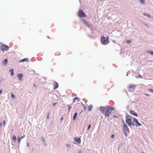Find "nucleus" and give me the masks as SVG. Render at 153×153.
<instances>
[{"label": "nucleus", "mask_w": 153, "mask_h": 153, "mask_svg": "<svg viewBox=\"0 0 153 153\" xmlns=\"http://www.w3.org/2000/svg\"><path fill=\"white\" fill-rule=\"evenodd\" d=\"M11 97L13 99H15V95L13 93H11Z\"/></svg>", "instance_id": "obj_24"}, {"label": "nucleus", "mask_w": 153, "mask_h": 153, "mask_svg": "<svg viewBox=\"0 0 153 153\" xmlns=\"http://www.w3.org/2000/svg\"><path fill=\"white\" fill-rule=\"evenodd\" d=\"M49 112H48V114H47V119H48L49 118Z\"/></svg>", "instance_id": "obj_29"}, {"label": "nucleus", "mask_w": 153, "mask_h": 153, "mask_svg": "<svg viewBox=\"0 0 153 153\" xmlns=\"http://www.w3.org/2000/svg\"><path fill=\"white\" fill-rule=\"evenodd\" d=\"M136 85H130L128 87V88L129 91H132L134 90Z\"/></svg>", "instance_id": "obj_7"}, {"label": "nucleus", "mask_w": 153, "mask_h": 153, "mask_svg": "<svg viewBox=\"0 0 153 153\" xmlns=\"http://www.w3.org/2000/svg\"><path fill=\"white\" fill-rule=\"evenodd\" d=\"M74 140L79 144H80L81 142L80 138L79 137H75L74 139Z\"/></svg>", "instance_id": "obj_10"}, {"label": "nucleus", "mask_w": 153, "mask_h": 153, "mask_svg": "<svg viewBox=\"0 0 153 153\" xmlns=\"http://www.w3.org/2000/svg\"><path fill=\"white\" fill-rule=\"evenodd\" d=\"M131 119V116L129 115H127L126 117V122L129 126H131L132 124Z\"/></svg>", "instance_id": "obj_1"}, {"label": "nucleus", "mask_w": 153, "mask_h": 153, "mask_svg": "<svg viewBox=\"0 0 153 153\" xmlns=\"http://www.w3.org/2000/svg\"><path fill=\"white\" fill-rule=\"evenodd\" d=\"M78 15L80 17H86L87 16L83 11L82 10H79L78 13Z\"/></svg>", "instance_id": "obj_5"}, {"label": "nucleus", "mask_w": 153, "mask_h": 153, "mask_svg": "<svg viewBox=\"0 0 153 153\" xmlns=\"http://www.w3.org/2000/svg\"><path fill=\"white\" fill-rule=\"evenodd\" d=\"M113 117L114 118H117V117L116 116H114Z\"/></svg>", "instance_id": "obj_41"}, {"label": "nucleus", "mask_w": 153, "mask_h": 153, "mask_svg": "<svg viewBox=\"0 0 153 153\" xmlns=\"http://www.w3.org/2000/svg\"><path fill=\"white\" fill-rule=\"evenodd\" d=\"M76 100L78 102L80 100V99L78 97H75L73 99V102H75L76 101Z\"/></svg>", "instance_id": "obj_13"}, {"label": "nucleus", "mask_w": 153, "mask_h": 153, "mask_svg": "<svg viewBox=\"0 0 153 153\" xmlns=\"http://www.w3.org/2000/svg\"><path fill=\"white\" fill-rule=\"evenodd\" d=\"M78 153H81V150L79 151V152Z\"/></svg>", "instance_id": "obj_45"}, {"label": "nucleus", "mask_w": 153, "mask_h": 153, "mask_svg": "<svg viewBox=\"0 0 153 153\" xmlns=\"http://www.w3.org/2000/svg\"><path fill=\"white\" fill-rule=\"evenodd\" d=\"M114 134H112V135H111V138H114Z\"/></svg>", "instance_id": "obj_34"}, {"label": "nucleus", "mask_w": 153, "mask_h": 153, "mask_svg": "<svg viewBox=\"0 0 153 153\" xmlns=\"http://www.w3.org/2000/svg\"><path fill=\"white\" fill-rule=\"evenodd\" d=\"M8 62L7 59H5L3 61V63L5 66L7 64Z\"/></svg>", "instance_id": "obj_16"}, {"label": "nucleus", "mask_w": 153, "mask_h": 153, "mask_svg": "<svg viewBox=\"0 0 153 153\" xmlns=\"http://www.w3.org/2000/svg\"><path fill=\"white\" fill-rule=\"evenodd\" d=\"M100 109L102 113L104 114L107 110V107H100Z\"/></svg>", "instance_id": "obj_8"}, {"label": "nucleus", "mask_w": 153, "mask_h": 153, "mask_svg": "<svg viewBox=\"0 0 153 153\" xmlns=\"http://www.w3.org/2000/svg\"><path fill=\"white\" fill-rule=\"evenodd\" d=\"M143 15H144L145 16H147L148 18H150L151 17V15L149 13H144L143 14Z\"/></svg>", "instance_id": "obj_20"}, {"label": "nucleus", "mask_w": 153, "mask_h": 153, "mask_svg": "<svg viewBox=\"0 0 153 153\" xmlns=\"http://www.w3.org/2000/svg\"><path fill=\"white\" fill-rule=\"evenodd\" d=\"M9 49V47L7 45H3L1 47L0 49L2 51H7Z\"/></svg>", "instance_id": "obj_6"}, {"label": "nucleus", "mask_w": 153, "mask_h": 153, "mask_svg": "<svg viewBox=\"0 0 153 153\" xmlns=\"http://www.w3.org/2000/svg\"><path fill=\"white\" fill-rule=\"evenodd\" d=\"M106 107H107V110H109V111H110L113 110L114 109V108L112 107L108 106Z\"/></svg>", "instance_id": "obj_14"}, {"label": "nucleus", "mask_w": 153, "mask_h": 153, "mask_svg": "<svg viewBox=\"0 0 153 153\" xmlns=\"http://www.w3.org/2000/svg\"><path fill=\"white\" fill-rule=\"evenodd\" d=\"M101 41L102 44L104 45H107L109 42L108 37L105 38L104 36H102L101 38Z\"/></svg>", "instance_id": "obj_2"}, {"label": "nucleus", "mask_w": 153, "mask_h": 153, "mask_svg": "<svg viewBox=\"0 0 153 153\" xmlns=\"http://www.w3.org/2000/svg\"><path fill=\"white\" fill-rule=\"evenodd\" d=\"M42 140L45 142V138L44 137H41Z\"/></svg>", "instance_id": "obj_26"}, {"label": "nucleus", "mask_w": 153, "mask_h": 153, "mask_svg": "<svg viewBox=\"0 0 153 153\" xmlns=\"http://www.w3.org/2000/svg\"><path fill=\"white\" fill-rule=\"evenodd\" d=\"M140 3L144 4L145 2V0H140Z\"/></svg>", "instance_id": "obj_27"}, {"label": "nucleus", "mask_w": 153, "mask_h": 153, "mask_svg": "<svg viewBox=\"0 0 153 153\" xmlns=\"http://www.w3.org/2000/svg\"><path fill=\"white\" fill-rule=\"evenodd\" d=\"M3 125L4 126H5V120H4L3 121Z\"/></svg>", "instance_id": "obj_31"}, {"label": "nucleus", "mask_w": 153, "mask_h": 153, "mask_svg": "<svg viewBox=\"0 0 153 153\" xmlns=\"http://www.w3.org/2000/svg\"><path fill=\"white\" fill-rule=\"evenodd\" d=\"M2 93V90H0V94H1Z\"/></svg>", "instance_id": "obj_42"}, {"label": "nucleus", "mask_w": 153, "mask_h": 153, "mask_svg": "<svg viewBox=\"0 0 153 153\" xmlns=\"http://www.w3.org/2000/svg\"><path fill=\"white\" fill-rule=\"evenodd\" d=\"M84 108L85 110H86V108L85 106H84Z\"/></svg>", "instance_id": "obj_40"}, {"label": "nucleus", "mask_w": 153, "mask_h": 153, "mask_svg": "<svg viewBox=\"0 0 153 153\" xmlns=\"http://www.w3.org/2000/svg\"><path fill=\"white\" fill-rule=\"evenodd\" d=\"M111 113V111H109V110H107L104 114L105 116L108 117L109 116L110 114Z\"/></svg>", "instance_id": "obj_9"}, {"label": "nucleus", "mask_w": 153, "mask_h": 153, "mask_svg": "<svg viewBox=\"0 0 153 153\" xmlns=\"http://www.w3.org/2000/svg\"><path fill=\"white\" fill-rule=\"evenodd\" d=\"M71 108V106L68 105V111L69 112L70 111V109Z\"/></svg>", "instance_id": "obj_28"}, {"label": "nucleus", "mask_w": 153, "mask_h": 153, "mask_svg": "<svg viewBox=\"0 0 153 153\" xmlns=\"http://www.w3.org/2000/svg\"><path fill=\"white\" fill-rule=\"evenodd\" d=\"M22 139L21 138H20V137H18V141L19 143H20L21 141V140Z\"/></svg>", "instance_id": "obj_25"}, {"label": "nucleus", "mask_w": 153, "mask_h": 153, "mask_svg": "<svg viewBox=\"0 0 153 153\" xmlns=\"http://www.w3.org/2000/svg\"><path fill=\"white\" fill-rule=\"evenodd\" d=\"M144 153L143 152V153Z\"/></svg>", "instance_id": "obj_47"}, {"label": "nucleus", "mask_w": 153, "mask_h": 153, "mask_svg": "<svg viewBox=\"0 0 153 153\" xmlns=\"http://www.w3.org/2000/svg\"><path fill=\"white\" fill-rule=\"evenodd\" d=\"M0 126H2V123H0Z\"/></svg>", "instance_id": "obj_46"}, {"label": "nucleus", "mask_w": 153, "mask_h": 153, "mask_svg": "<svg viewBox=\"0 0 153 153\" xmlns=\"http://www.w3.org/2000/svg\"><path fill=\"white\" fill-rule=\"evenodd\" d=\"M25 136H23L21 138V139H22L23 138H24L25 137Z\"/></svg>", "instance_id": "obj_38"}, {"label": "nucleus", "mask_w": 153, "mask_h": 153, "mask_svg": "<svg viewBox=\"0 0 153 153\" xmlns=\"http://www.w3.org/2000/svg\"><path fill=\"white\" fill-rule=\"evenodd\" d=\"M17 76L19 77V79H21L23 77V75L22 74H18Z\"/></svg>", "instance_id": "obj_18"}, {"label": "nucleus", "mask_w": 153, "mask_h": 153, "mask_svg": "<svg viewBox=\"0 0 153 153\" xmlns=\"http://www.w3.org/2000/svg\"><path fill=\"white\" fill-rule=\"evenodd\" d=\"M12 138L14 142H16V136L15 135H13V136Z\"/></svg>", "instance_id": "obj_21"}, {"label": "nucleus", "mask_w": 153, "mask_h": 153, "mask_svg": "<svg viewBox=\"0 0 153 153\" xmlns=\"http://www.w3.org/2000/svg\"><path fill=\"white\" fill-rule=\"evenodd\" d=\"M131 42V41L130 40H127L126 41V42L128 44L130 43Z\"/></svg>", "instance_id": "obj_30"}, {"label": "nucleus", "mask_w": 153, "mask_h": 153, "mask_svg": "<svg viewBox=\"0 0 153 153\" xmlns=\"http://www.w3.org/2000/svg\"><path fill=\"white\" fill-rule=\"evenodd\" d=\"M33 85H34V86L35 87H36V84H33Z\"/></svg>", "instance_id": "obj_37"}, {"label": "nucleus", "mask_w": 153, "mask_h": 153, "mask_svg": "<svg viewBox=\"0 0 153 153\" xmlns=\"http://www.w3.org/2000/svg\"><path fill=\"white\" fill-rule=\"evenodd\" d=\"M77 113H75L74 116V117H73V120H75L76 118V117H77Z\"/></svg>", "instance_id": "obj_22"}, {"label": "nucleus", "mask_w": 153, "mask_h": 153, "mask_svg": "<svg viewBox=\"0 0 153 153\" xmlns=\"http://www.w3.org/2000/svg\"><path fill=\"white\" fill-rule=\"evenodd\" d=\"M63 120V117H62L61 118V120Z\"/></svg>", "instance_id": "obj_43"}, {"label": "nucleus", "mask_w": 153, "mask_h": 153, "mask_svg": "<svg viewBox=\"0 0 153 153\" xmlns=\"http://www.w3.org/2000/svg\"><path fill=\"white\" fill-rule=\"evenodd\" d=\"M130 114L133 115H134V116L137 117V114L134 111H130Z\"/></svg>", "instance_id": "obj_12"}, {"label": "nucleus", "mask_w": 153, "mask_h": 153, "mask_svg": "<svg viewBox=\"0 0 153 153\" xmlns=\"http://www.w3.org/2000/svg\"><path fill=\"white\" fill-rule=\"evenodd\" d=\"M122 123L123 131H124L125 134L126 136L127 135L126 132L128 131V127L124 120L122 121Z\"/></svg>", "instance_id": "obj_3"}, {"label": "nucleus", "mask_w": 153, "mask_h": 153, "mask_svg": "<svg viewBox=\"0 0 153 153\" xmlns=\"http://www.w3.org/2000/svg\"><path fill=\"white\" fill-rule=\"evenodd\" d=\"M91 127V125L90 124H89L88 126V130L89 129V128H90Z\"/></svg>", "instance_id": "obj_33"}, {"label": "nucleus", "mask_w": 153, "mask_h": 153, "mask_svg": "<svg viewBox=\"0 0 153 153\" xmlns=\"http://www.w3.org/2000/svg\"><path fill=\"white\" fill-rule=\"evenodd\" d=\"M9 72L10 73L11 76H13L14 75V70L13 69L10 70Z\"/></svg>", "instance_id": "obj_17"}, {"label": "nucleus", "mask_w": 153, "mask_h": 153, "mask_svg": "<svg viewBox=\"0 0 153 153\" xmlns=\"http://www.w3.org/2000/svg\"><path fill=\"white\" fill-rule=\"evenodd\" d=\"M150 53L152 55H153V52L150 51Z\"/></svg>", "instance_id": "obj_36"}, {"label": "nucleus", "mask_w": 153, "mask_h": 153, "mask_svg": "<svg viewBox=\"0 0 153 153\" xmlns=\"http://www.w3.org/2000/svg\"><path fill=\"white\" fill-rule=\"evenodd\" d=\"M149 91L151 92H153V90L151 89H149Z\"/></svg>", "instance_id": "obj_32"}, {"label": "nucleus", "mask_w": 153, "mask_h": 153, "mask_svg": "<svg viewBox=\"0 0 153 153\" xmlns=\"http://www.w3.org/2000/svg\"><path fill=\"white\" fill-rule=\"evenodd\" d=\"M132 119L133 120L132 124L133 126H141L142 125L139 123L137 119L134 117H133Z\"/></svg>", "instance_id": "obj_4"}, {"label": "nucleus", "mask_w": 153, "mask_h": 153, "mask_svg": "<svg viewBox=\"0 0 153 153\" xmlns=\"http://www.w3.org/2000/svg\"><path fill=\"white\" fill-rule=\"evenodd\" d=\"M53 85L54 86V89L57 88L58 87V84L57 82H54L53 84Z\"/></svg>", "instance_id": "obj_15"}, {"label": "nucleus", "mask_w": 153, "mask_h": 153, "mask_svg": "<svg viewBox=\"0 0 153 153\" xmlns=\"http://www.w3.org/2000/svg\"><path fill=\"white\" fill-rule=\"evenodd\" d=\"M92 105H90L88 106V110L89 111H90L91 110L92 108Z\"/></svg>", "instance_id": "obj_23"}, {"label": "nucleus", "mask_w": 153, "mask_h": 153, "mask_svg": "<svg viewBox=\"0 0 153 153\" xmlns=\"http://www.w3.org/2000/svg\"><path fill=\"white\" fill-rule=\"evenodd\" d=\"M145 95L147 96H149V95L148 94H145Z\"/></svg>", "instance_id": "obj_44"}, {"label": "nucleus", "mask_w": 153, "mask_h": 153, "mask_svg": "<svg viewBox=\"0 0 153 153\" xmlns=\"http://www.w3.org/2000/svg\"><path fill=\"white\" fill-rule=\"evenodd\" d=\"M27 147H29L30 146L29 143H27Z\"/></svg>", "instance_id": "obj_35"}, {"label": "nucleus", "mask_w": 153, "mask_h": 153, "mask_svg": "<svg viewBox=\"0 0 153 153\" xmlns=\"http://www.w3.org/2000/svg\"><path fill=\"white\" fill-rule=\"evenodd\" d=\"M83 21L84 24L87 27L89 28H90L91 27L90 24H89L85 20L83 19Z\"/></svg>", "instance_id": "obj_11"}, {"label": "nucleus", "mask_w": 153, "mask_h": 153, "mask_svg": "<svg viewBox=\"0 0 153 153\" xmlns=\"http://www.w3.org/2000/svg\"><path fill=\"white\" fill-rule=\"evenodd\" d=\"M56 104V103H54L53 104V106H54Z\"/></svg>", "instance_id": "obj_39"}, {"label": "nucleus", "mask_w": 153, "mask_h": 153, "mask_svg": "<svg viewBox=\"0 0 153 153\" xmlns=\"http://www.w3.org/2000/svg\"><path fill=\"white\" fill-rule=\"evenodd\" d=\"M28 59L27 58H25L24 59H22L20 61V62H23L24 61H28Z\"/></svg>", "instance_id": "obj_19"}]
</instances>
